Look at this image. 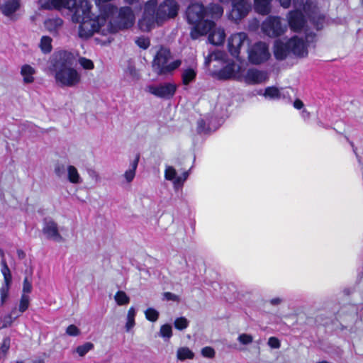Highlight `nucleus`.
I'll use <instances>...</instances> for the list:
<instances>
[{"mask_svg":"<svg viewBox=\"0 0 363 363\" xmlns=\"http://www.w3.org/2000/svg\"><path fill=\"white\" fill-rule=\"evenodd\" d=\"M268 79L267 72L257 69L251 68L245 71L244 65L242 68L241 77L239 81L247 84H258L266 82Z\"/></svg>","mask_w":363,"mask_h":363,"instance_id":"12","label":"nucleus"},{"mask_svg":"<svg viewBox=\"0 0 363 363\" xmlns=\"http://www.w3.org/2000/svg\"><path fill=\"white\" fill-rule=\"evenodd\" d=\"M207 13H208V18H218L223 15V9L219 5L212 4L208 8Z\"/></svg>","mask_w":363,"mask_h":363,"instance_id":"32","label":"nucleus"},{"mask_svg":"<svg viewBox=\"0 0 363 363\" xmlns=\"http://www.w3.org/2000/svg\"><path fill=\"white\" fill-rule=\"evenodd\" d=\"M293 106L296 109L300 110L303 108L304 104L301 100L296 99L294 102Z\"/></svg>","mask_w":363,"mask_h":363,"instance_id":"51","label":"nucleus"},{"mask_svg":"<svg viewBox=\"0 0 363 363\" xmlns=\"http://www.w3.org/2000/svg\"><path fill=\"white\" fill-rule=\"evenodd\" d=\"M221 3L225 4L228 3L230 0H219Z\"/></svg>","mask_w":363,"mask_h":363,"instance_id":"56","label":"nucleus"},{"mask_svg":"<svg viewBox=\"0 0 363 363\" xmlns=\"http://www.w3.org/2000/svg\"><path fill=\"white\" fill-rule=\"evenodd\" d=\"M164 299L167 301H176L178 300V296L174 294H172L170 292H165L164 294Z\"/></svg>","mask_w":363,"mask_h":363,"instance_id":"49","label":"nucleus"},{"mask_svg":"<svg viewBox=\"0 0 363 363\" xmlns=\"http://www.w3.org/2000/svg\"><path fill=\"white\" fill-rule=\"evenodd\" d=\"M189 322L186 318L184 317L178 318L174 320V326L178 330H184L187 328Z\"/></svg>","mask_w":363,"mask_h":363,"instance_id":"41","label":"nucleus"},{"mask_svg":"<svg viewBox=\"0 0 363 363\" xmlns=\"http://www.w3.org/2000/svg\"><path fill=\"white\" fill-rule=\"evenodd\" d=\"M160 336L164 340H169L172 336V327L169 324L161 325L160 329Z\"/></svg>","mask_w":363,"mask_h":363,"instance_id":"34","label":"nucleus"},{"mask_svg":"<svg viewBox=\"0 0 363 363\" xmlns=\"http://www.w3.org/2000/svg\"><path fill=\"white\" fill-rule=\"evenodd\" d=\"M253 337L250 334L242 333L238 337L239 342L243 345H248L253 341Z\"/></svg>","mask_w":363,"mask_h":363,"instance_id":"39","label":"nucleus"},{"mask_svg":"<svg viewBox=\"0 0 363 363\" xmlns=\"http://www.w3.org/2000/svg\"><path fill=\"white\" fill-rule=\"evenodd\" d=\"M294 10L288 13L286 19L291 30L301 31L305 26L306 17L316 24L317 28L322 27L324 16L320 13L318 4L315 1L292 0Z\"/></svg>","mask_w":363,"mask_h":363,"instance_id":"3","label":"nucleus"},{"mask_svg":"<svg viewBox=\"0 0 363 363\" xmlns=\"http://www.w3.org/2000/svg\"><path fill=\"white\" fill-rule=\"evenodd\" d=\"M53 172L57 177L60 179L63 177L65 178L66 174V166L62 163L57 162L54 166Z\"/></svg>","mask_w":363,"mask_h":363,"instance_id":"36","label":"nucleus"},{"mask_svg":"<svg viewBox=\"0 0 363 363\" xmlns=\"http://www.w3.org/2000/svg\"><path fill=\"white\" fill-rule=\"evenodd\" d=\"M280 5L284 8V9H288L291 4V0H278Z\"/></svg>","mask_w":363,"mask_h":363,"instance_id":"52","label":"nucleus"},{"mask_svg":"<svg viewBox=\"0 0 363 363\" xmlns=\"http://www.w3.org/2000/svg\"><path fill=\"white\" fill-rule=\"evenodd\" d=\"M31 291H32V283L26 277L23 280V294H28L30 293Z\"/></svg>","mask_w":363,"mask_h":363,"instance_id":"45","label":"nucleus"},{"mask_svg":"<svg viewBox=\"0 0 363 363\" xmlns=\"http://www.w3.org/2000/svg\"><path fill=\"white\" fill-rule=\"evenodd\" d=\"M10 347V340L5 338L0 345V358L4 357Z\"/></svg>","mask_w":363,"mask_h":363,"instance_id":"42","label":"nucleus"},{"mask_svg":"<svg viewBox=\"0 0 363 363\" xmlns=\"http://www.w3.org/2000/svg\"><path fill=\"white\" fill-rule=\"evenodd\" d=\"M38 4L43 9L64 8L72 12V19L80 23L79 35L83 38L91 36L95 32L103 35L116 33L132 27L135 23V15L128 6L119 10L114 6L113 13L106 15V21H101L99 17H91V6L87 0H38Z\"/></svg>","mask_w":363,"mask_h":363,"instance_id":"1","label":"nucleus"},{"mask_svg":"<svg viewBox=\"0 0 363 363\" xmlns=\"http://www.w3.org/2000/svg\"><path fill=\"white\" fill-rule=\"evenodd\" d=\"M94 345L93 343H91L90 342H86L82 345L77 346L73 352L77 354L79 357H83L88 352L91 351L94 349Z\"/></svg>","mask_w":363,"mask_h":363,"instance_id":"28","label":"nucleus"},{"mask_svg":"<svg viewBox=\"0 0 363 363\" xmlns=\"http://www.w3.org/2000/svg\"><path fill=\"white\" fill-rule=\"evenodd\" d=\"M138 160L135 159L134 160L129 167L128 169H127L124 173V178L125 179L126 182H130L133 180L135 176V171L138 167Z\"/></svg>","mask_w":363,"mask_h":363,"instance_id":"30","label":"nucleus"},{"mask_svg":"<svg viewBox=\"0 0 363 363\" xmlns=\"http://www.w3.org/2000/svg\"><path fill=\"white\" fill-rule=\"evenodd\" d=\"M286 30V26L282 25L281 18L277 16L268 17L262 24V32L269 37L279 36Z\"/></svg>","mask_w":363,"mask_h":363,"instance_id":"10","label":"nucleus"},{"mask_svg":"<svg viewBox=\"0 0 363 363\" xmlns=\"http://www.w3.org/2000/svg\"><path fill=\"white\" fill-rule=\"evenodd\" d=\"M144 313L146 319L151 322H156L159 318V312L153 308H147Z\"/></svg>","mask_w":363,"mask_h":363,"instance_id":"35","label":"nucleus"},{"mask_svg":"<svg viewBox=\"0 0 363 363\" xmlns=\"http://www.w3.org/2000/svg\"><path fill=\"white\" fill-rule=\"evenodd\" d=\"M225 57V53L216 50L211 52L205 57L204 64L206 67H209L210 64L214 61L223 63L225 64L223 67L214 70L213 75L221 80L235 79L239 81L240 77H241L243 62L238 58L236 60H226Z\"/></svg>","mask_w":363,"mask_h":363,"instance_id":"5","label":"nucleus"},{"mask_svg":"<svg viewBox=\"0 0 363 363\" xmlns=\"http://www.w3.org/2000/svg\"><path fill=\"white\" fill-rule=\"evenodd\" d=\"M178 12V5L173 0H167L158 5L157 0H150L144 6L138 26L140 30L149 31L169 18H174Z\"/></svg>","mask_w":363,"mask_h":363,"instance_id":"2","label":"nucleus"},{"mask_svg":"<svg viewBox=\"0 0 363 363\" xmlns=\"http://www.w3.org/2000/svg\"><path fill=\"white\" fill-rule=\"evenodd\" d=\"M145 90L158 98L169 99L174 95L177 86L172 83H164L160 85H148L146 86Z\"/></svg>","mask_w":363,"mask_h":363,"instance_id":"13","label":"nucleus"},{"mask_svg":"<svg viewBox=\"0 0 363 363\" xmlns=\"http://www.w3.org/2000/svg\"><path fill=\"white\" fill-rule=\"evenodd\" d=\"M136 310L133 306L128 308L125 317V331L130 332L135 325Z\"/></svg>","mask_w":363,"mask_h":363,"instance_id":"24","label":"nucleus"},{"mask_svg":"<svg viewBox=\"0 0 363 363\" xmlns=\"http://www.w3.org/2000/svg\"><path fill=\"white\" fill-rule=\"evenodd\" d=\"M205 123L203 120H200L198 121V130L199 132L205 131Z\"/></svg>","mask_w":363,"mask_h":363,"instance_id":"53","label":"nucleus"},{"mask_svg":"<svg viewBox=\"0 0 363 363\" xmlns=\"http://www.w3.org/2000/svg\"><path fill=\"white\" fill-rule=\"evenodd\" d=\"M20 74L23 83L31 84L35 81L36 70L31 65L25 64L21 67Z\"/></svg>","mask_w":363,"mask_h":363,"instance_id":"23","label":"nucleus"},{"mask_svg":"<svg viewBox=\"0 0 363 363\" xmlns=\"http://www.w3.org/2000/svg\"><path fill=\"white\" fill-rule=\"evenodd\" d=\"M255 9L261 14H267L270 11L272 0H254Z\"/></svg>","mask_w":363,"mask_h":363,"instance_id":"26","label":"nucleus"},{"mask_svg":"<svg viewBox=\"0 0 363 363\" xmlns=\"http://www.w3.org/2000/svg\"><path fill=\"white\" fill-rule=\"evenodd\" d=\"M29 302H30L29 296L28 294H22L21 299H20L19 306H18L19 313H23L25 311L27 310V308H28V306H29Z\"/></svg>","mask_w":363,"mask_h":363,"instance_id":"37","label":"nucleus"},{"mask_svg":"<svg viewBox=\"0 0 363 363\" xmlns=\"http://www.w3.org/2000/svg\"><path fill=\"white\" fill-rule=\"evenodd\" d=\"M268 345L273 349L280 347V341L275 337H271L268 340Z\"/></svg>","mask_w":363,"mask_h":363,"instance_id":"47","label":"nucleus"},{"mask_svg":"<svg viewBox=\"0 0 363 363\" xmlns=\"http://www.w3.org/2000/svg\"><path fill=\"white\" fill-rule=\"evenodd\" d=\"M317 363H329V362H327V361H321V362H317Z\"/></svg>","mask_w":363,"mask_h":363,"instance_id":"58","label":"nucleus"},{"mask_svg":"<svg viewBox=\"0 0 363 363\" xmlns=\"http://www.w3.org/2000/svg\"><path fill=\"white\" fill-rule=\"evenodd\" d=\"M18 316V314H16V311H13L10 315L5 317L4 319V327H7L10 325L14 319H16Z\"/></svg>","mask_w":363,"mask_h":363,"instance_id":"44","label":"nucleus"},{"mask_svg":"<svg viewBox=\"0 0 363 363\" xmlns=\"http://www.w3.org/2000/svg\"><path fill=\"white\" fill-rule=\"evenodd\" d=\"M186 16L189 23L194 26L191 30L193 39L206 35L213 26V22L208 20V13L202 4H191L187 9Z\"/></svg>","mask_w":363,"mask_h":363,"instance_id":"7","label":"nucleus"},{"mask_svg":"<svg viewBox=\"0 0 363 363\" xmlns=\"http://www.w3.org/2000/svg\"><path fill=\"white\" fill-rule=\"evenodd\" d=\"M16 363H23V362H21V361H18V362H16Z\"/></svg>","mask_w":363,"mask_h":363,"instance_id":"59","label":"nucleus"},{"mask_svg":"<svg viewBox=\"0 0 363 363\" xmlns=\"http://www.w3.org/2000/svg\"><path fill=\"white\" fill-rule=\"evenodd\" d=\"M63 26V21L58 17H51L44 21V27L46 30L55 36L59 34L60 30Z\"/></svg>","mask_w":363,"mask_h":363,"instance_id":"20","label":"nucleus"},{"mask_svg":"<svg viewBox=\"0 0 363 363\" xmlns=\"http://www.w3.org/2000/svg\"><path fill=\"white\" fill-rule=\"evenodd\" d=\"M113 299L119 306H126L130 303L129 296L123 291H118L113 296Z\"/></svg>","mask_w":363,"mask_h":363,"instance_id":"27","label":"nucleus"},{"mask_svg":"<svg viewBox=\"0 0 363 363\" xmlns=\"http://www.w3.org/2000/svg\"><path fill=\"white\" fill-rule=\"evenodd\" d=\"M282 302V298L281 297H274L269 300V303L273 306H278L281 304Z\"/></svg>","mask_w":363,"mask_h":363,"instance_id":"50","label":"nucleus"},{"mask_svg":"<svg viewBox=\"0 0 363 363\" xmlns=\"http://www.w3.org/2000/svg\"><path fill=\"white\" fill-rule=\"evenodd\" d=\"M138 0H125L128 3L133 4L134 2L138 1Z\"/></svg>","mask_w":363,"mask_h":363,"instance_id":"55","label":"nucleus"},{"mask_svg":"<svg viewBox=\"0 0 363 363\" xmlns=\"http://www.w3.org/2000/svg\"><path fill=\"white\" fill-rule=\"evenodd\" d=\"M248 43L247 35L245 33H238L230 35L228 47L230 54L238 58L241 48Z\"/></svg>","mask_w":363,"mask_h":363,"instance_id":"16","label":"nucleus"},{"mask_svg":"<svg viewBox=\"0 0 363 363\" xmlns=\"http://www.w3.org/2000/svg\"><path fill=\"white\" fill-rule=\"evenodd\" d=\"M136 44L143 49H146L150 45V40L144 37L138 38L136 41Z\"/></svg>","mask_w":363,"mask_h":363,"instance_id":"46","label":"nucleus"},{"mask_svg":"<svg viewBox=\"0 0 363 363\" xmlns=\"http://www.w3.org/2000/svg\"><path fill=\"white\" fill-rule=\"evenodd\" d=\"M250 9V4L247 0H233V9L230 13V18L238 21L247 15Z\"/></svg>","mask_w":363,"mask_h":363,"instance_id":"18","label":"nucleus"},{"mask_svg":"<svg viewBox=\"0 0 363 363\" xmlns=\"http://www.w3.org/2000/svg\"><path fill=\"white\" fill-rule=\"evenodd\" d=\"M194 353L187 347H182L177 350V358L179 361H185L187 359H193Z\"/></svg>","mask_w":363,"mask_h":363,"instance_id":"25","label":"nucleus"},{"mask_svg":"<svg viewBox=\"0 0 363 363\" xmlns=\"http://www.w3.org/2000/svg\"><path fill=\"white\" fill-rule=\"evenodd\" d=\"M269 55L268 47L264 43H257L248 50L249 61L255 65L267 61Z\"/></svg>","mask_w":363,"mask_h":363,"instance_id":"11","label":"nucleus"},{"mask_svg":"<svg viewBox=\"0 0 363 363\" xmlns=\"http://www.w3.org/2000/svg\"><path fill=\"white\" fill-rule=\"evenodd\" d=\"M201 354L205 358L213 359L216 355V351L213 347L206 346L201 349Z\"/></svg>","mask_w":363,"mask_h":363,"instance_id":"38","label":"nucleus"},{"mask_svg":"<svg viewBox=\"0 0 363 363\" xmlns=\"http://www.w3.org/2000/svg\"><path fill=\"white\" fill-rule=\"evenodd\" d=\"M189 175V172L184 169H177L170 165L165 167L164 178L172 183L173 187L176 190L182 187Z\"/></svg>","mask_w":363,"mask_h":363,"instance_id":"9","label":"nucleus"},{"mask_svg":"<svg viewBox=\"0 0 363 363\" xmlns=\"http://www.w3.org/2000/svg\"><path fill=\"white\" fill-rule=\"evenodd\" d=\"M52 38L49 36H43L40 39V48L43 52L48 53L52 50Z\"/></svg>","mask_w":363,"mask_h":363,"instance_id":"33","label":"nucleus"},{"mask_svg":"<svg viewBox=\"0 0 363 363\" xmlns=\"http://www.w3.org/2000/svg\"><path fill=\"white\" fill-rule=\"evenodd\" d=\"M22 8L21 0H3L0 10L6 17L12 20L19 18Z\"/></svg>","mask_w":363,"mask_h":363,"instance_id":"14","label":"nucleus"},{"mask_svg":"<svg viewBox=\"0 0 363 363\" xmlns=\"http://www.w3.org/2000/svg\"><path fill=\"white\" fill-rule=\"evenodd\" d=\"M208 33H209L208 40L211 43L219 45L224 42L225 33L222 28H215V24L213 23V27Z\"/></svg>","mask_w":363,"mask_h":363,"instance_id":"21","label":"nucleus"},{"mask_svg":"<svg viewBox=\"0 0 363 363\" xmlns=\"http://www.w3.org/2000/svg\"><path fill=\"white\" fill-rule=\"evenodd\" d=\"M32 363H45L43 360L40 359H36L33 360Z\"/></svg>","mask_w":363,"mask_h":363,"instance_id":"54","label":"nucleus"},{"mask_svg":"<svg viewBox=\"0 0 363 363\" xmlns=\"http://www.w3.org/2000/svg\"><path fill=\"white\" fill-rule=\"evenodd\" d=\"M4 252L3 250L0 248V257H3L4 256Z\"/></svg>","mask_w":363,"mask_h":363,"instance_id":"57","label":"nucleus"},{"mask_svg":"<svg viewBox=\"0 0 363 363\" xmlns=\"http://www.w3.org/2000/svg\"><path fill=\"white\" fill-rule=\"evenodd\" d=\"M263 96L267 99L278 100L281 98V92L277 87L269 86L265 89Z\"/></svg>","mask_w":363,"mask_h":363,"instance_id":"29","label":"nucleus"},{"mask_svg":"<svg viewBox=\"0 0 363 363\" xmlns=\"http://www.w3.org/2000/svg\"><path fill=\"white\" fill-rule=\"evenodd\" d=\"M196 76V72L192 67L186 68L182 73V81L185 85L189 84L191 82L194 80Z\"/></svg>","mask_w":363,"mask_h":363,"instance_id":"31","label":"nucleus"},{"mask_svg":"<svg viewBox=\"0 0 363 363\" xmlns=\"http://www.w3.org/2000/svg\"><path fill=\"white\" fill-rule=\"evenodd\" d=\"M314 38V35H309L306 36V41L297 36L287 40H277L274 45V55L279 60L284 59L290 53L300 57H306L308 55V48Z\"/></svg>","mask_w":363,"mask_h":363,"instance_id":"6","label":"nucleus"},{"mask_svg":"<svg viewBox=\"0 0 363 363\" xmlns=\"http://www.w3.org/2000/svg\"><path fill=\"white\" fill-rule=\"evenodd\" d=\"M1 272L4 279L0 282V302L1 305H4L9 298L12 277L10 269L5 262H2Z\"/></svg>","mask_w":363,"mask_h":363,"instance_id":"15","label":"nucleus"},{"mask_svg":"<svg viewBox=\"0 0 363 363\" xmlns=\"http://www.w3.org/2000/svg\"><path fill=\"white\" fill-rule=\"evenodd\" d=\"M66 334L69 336H77L80 334V330L75 325H69L66 329Z\"/></svg>","mask_w":363,"mask_h":363,"instance_id":"43","label":"nucleus"},{"mask_svg":"<svg viewBox=\"0 0 363 363\" xmlns=\"http://www.w3.org/2000/svg\"><path fill=\"white\" fill-rule=\"evenodd\" d=\"M111 0H95L96 4L99 8V15L97 17H99V20L106 21V15H108L109 13H113L114 11V6L108 3Z\"/></svg>","mask_w":363,"mask_h":363,"instance_id":"22","label":"nucleus"},{"mask_svg":"<svg viewBox=\"0 0 363 363\" xmlns=\"http://www.w3.org/2000/svg\"><path fill=\"white\" fill-rule=\"evenodd\" d=\"M65 179L69 183L74 186L82 184L84 181L79 169L73 164H68L66 166V174Z\"/></svg>","mask_w":363,"mask_h":363,"instance_id":"19","label":"nucleus"},{"mask_svg":"<svg viewBox=\"0 0 363 363\" xmlns=\"http://www.w3.org/2000/svg\"><path fill=\"white\" fill-rule=\"evenodd\" d=\"M126 73L128 76H130L133 79H137L139 78V73L138 70L133 67H129L127 69Z\"/></svg>","mask_w":363,"mask_h":363,"instance_id":"48","label":"nucleus"},{"mask_svg":"<svg viewBox=\"0 0 363 363\" xmlns=\"http://www.w3.org/2000/svg\"><path fill=\"white\" fill-rule=\"evenodd\" d=\"M42 233L48 240L60 242L63 238L60 233L57 223L52 219H45L43 223Z\"/></svg>","mask_w":363,"mask_h":363,"instance_id":"17","label":"nucleus"},{"mask_svg":"<svg viewBox=\"0 0 363 363\" xmlns=\"http://www.w3.org/2000/svg\"><path fill=\"white\" fill-rule=\"evenodd\" d=\"M55 59L54 70L56 82L61 86L69 87L78 84L81 81V75L72 67L73 55L70 52L62 51L55 56Z\"/></svg>","mask_w":363,"mask_h":363,"instance_id":"4","label":"nucleus"},{"mask_svg":"<svg viewBox=\"0 0 363 363\" xmlns=\"http://www.w3.org/2000/svg\"><path fill=\"white\" fill-rule=\"evenodd\" d=\"M181 65V60H172L169 50L161 48L152 62V67L158 74H168Z\"/></svg>","mask_w":363,"mask_h":363,"instance_id":"8","label":"nucleus"},{"mask_svg":"<svg viewBox=\"0 0 363 363\" xmlns=\"http://www.w3.org/2000/svg\"><path fill=\"white\" fill-rule=\"evenodd\" d=\"M78 61L79 65L85 69L91 70L94 68V62L89 59L79 57Z\"/></svg>","mask_w":363,"mask_h":363,"instance_id":"40","label":"nucleus"}]
</instances>
